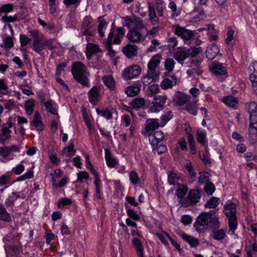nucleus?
Instances as JSON below:
<instances>
[{
  "label": "nucleus",
  "instance_id": "a19ab883",
  "mask_svg": "<svg viewBox=\"0 0 257 257\" xmlns=\"http://www.w3.org/2000/svg\"><path fill=\"white\" fill-rule=\"evenodd\" d=\"M35 105L34 100L33 99H30L25 102V107L26 113L28 115H31L34 109Z\"/></svg>",
  "mask_w": 257,
  "mask_h": 257
},
{
  "label": "nucleus",
  "instance_id": "69168bd1",
  "mask_svg": "<svg viewBox=\"0 0 257 257\" xmlns=\"http://www.w3.org/2000/svg\"><path fill=\"white\" fill-rule=\"evenodd\" d=\"M202 73L201 70H199L198 68H193L188 69L187 71V73L189 76H194L195 74L199 75Z\"/></svg>",
  "mask_w": 257,
  "mask_h": 257
},
{
  "label": "nucleus",
  "instance_id": "f704fd0d",
  "mask_svg": "<svg viewBox=\"0 0 257 257\" xmlns=\"http://www.w3.org/2000/svg\"><path fill=\"white\" fill-rule=\"evenodd\" d=\"M222 101L226 105L230 107H234L238 103L237 99L230 95L224 97Z\"/></svg>",
  "mask_w": 257,
  "mask_h": 257
},
{
  "label": "nucleus",
  "instance_id": "58836bf2",
  "mask_svg": "<svg viewBox=\"0 0 257 257\" xmlns=\"http://www.w3.org/2000/svg\"><path fill=\"white\" fill-rule=\"evenodd\" d=\"M174 65L175 62L172 58H169L165 60L164 62V66L165 69L167 70L168 72H172L174 69Z\"/></svg>",
  "mask_w": 257,
  "mask_h": 257
},
{
  "label": "nucleus",
  "instance_id": "f03ea898",
  "mask_svg": "<svg viewBox=\"0 0 257 257\" xmlns=\"http://www.w3.org/2000/svg\"><path fill=\"white\" fill-rule=\"evenodd\" d=\"M194 226L198 231L208 227L216 229L219 227V222L216 216H213L210 212H204L198 216Z\"/></svg>",
  "mask_w": 257,
  "mask_h": 257
},
{
  "label": "nucleus",
  "instance_id": "72a5a7b5",
  "mask_svg": "<svg viewBox=\"0 0 257 257\" xmlns=\"http://www.w3.org/2000/svg\"><path fill=\"white\" fill-rule=\"evenodd\" d=\"M132 242L137 252V255H138L144 254V247L140 239L138 238H134L132 240Z\"/></svg>",
  "mask_w": 257,
  "mask_h": 257
},
{
  "label": "nucleus",
  "instance_id": "ddd939ff",
  "mask_svg": "<svg viewBox=\"0 0 257 257\" xmlns=\"http://www.w3.org/2000/svg\"><path fill=\"white\" fill-rule=\"evenodd\" d=\"M190 98V95H186L183 92L178 91L175 94L173 100L177 105L181 106L189 101Z\"/></svg>",
  "mask_w": 257,
  "mask_h": 257
},
{
  "label": "nucleus",
  "instance_id": "412c9836",
  "mask_svg": "<svg viewBox=\"0 0 257 257\" xmlns=\"http://www.w3.org/2000/svg\"><path fill=\"white\" fill-rule=\"evenodd\" d=\"M114 36V31L111 30L108 35L107 40L105 42V45L107 49L109 55L110 57H114L115 55V52L112 50L111 45L113 43L112 42V39Z\"/></svg>",
  "mask_w": 257,
  "mask_h": 257
},
{
  "label": "nucleus",
  "instance_id": "680f3d73",
  "mask_svg": "<svg viewBox=\"0 0 257 257\" xmlns=\"http://www.w3.org/2000/svg\"><path fill=\"white\" fill-rule=\"evenodd\" d=\"M71 203L72 201L70 199L64 198L58 202L57 206L59 208H62L64 206L70 204Z\"/></svg>",
  "mask_w": 257,
  "mask_h": 257
},
{
  "label": "nucleus",
  "instance_id": "f8f14e48",
  "mask_svg": "<svg viewBox=\"0 0 257 257\" xmlns=\"http://www.w3.org/2000/svg\"><path fill=\"white\" fill-rule=\"evenodd\" d=\"M209 69L216 76L224 75L227 74V70L222 64L212 62L209 66Z\"/></svg>",
  "mask_w": 257,
  "mask_h": 257
},
{
  "label": "nucleus",
  "instance_id": "39448f33",
  "mask_svg": "<svg viewBox=\"0 0 257 257\" xmlns=\"http://www.w3.org/2000/svg\"><path fill=\"white\" fill-rule=\"evenodd\" d=\"M201 196V192L197 189H191L185 199L182 200V206L187 207L195 205L198 203Z\"/></svg>",
  "mask_w": 257,
  "mask_h": 257
},
{
  "label": "nucleus",
  "instance_id": "2f4dec72",
  "mask_svg": "<svg viewBox=\"0 0 257 257\" xmlns=\"http://www.w3.org/2000/svg\"><path fill=\"white\" fill-rule=\"evenodd\" d=\"M102 80L105 85L111 90H113L114 89L115 82L112 76H104L102 77Z\"/></svg>",
  "mask_w": 257,
  "mask_h": 257
},
{
  "label": "nucleus",
  "instance_id": "de8ad7c7",
  "mask_svg": "<svg viewBox=\"0 0 257 257\" xmlns=\"http://www.w3.org/2000/svg\"><path fill=\"white\" fill-rule=\"evenodd\" d=\"M213 237L215 240L222 239L225 236V232L222 229L213 231Z\"/></svg>",
  "mask_w": 257,
  "mask_h": 257
},
{
  "label": "nucleus",
  "instance_id": "7c9ffc66",
  "mask_svg": "<svg viewBox=\"0 0 257 257\" xmlns=\"http://www.w3.org/2000/svg\"><path fill=\"white\" fill-rule=\"evenodd\" d=\"M0 220L10 222L12 221L10 214L7 212L3 205H0Z\"/></svg>",
  "mask_w": 257,
  "mask_h": 257
},
{
  "label": "nucleus",
  "instance_id": "13d9d810",
  "mask_svg": "<svg viewBox=\"0 0 257 257\" xmlns=\"http://www.w3.org/2000/svg\"><path fill=\"white\" fill-rule=\"evenodd\" d=\"M20 40L21 46L22 47H24L26 46L31 41V39L30 38H28L26 35L23 34H21L20 35Z\"/></svg>",
  "mask_w": 257,
  "mask_h": 257
},
{
  "label": "nucleus",
  "instance_id": "8fccbe9b",
  "mask_svg": "<svg viewBox=\"0 0 257 257\" xmlns=\"http://www.w3.org/2000/svg\"><path fill=\"white\" fill-rule=\"evenodd\" d=\"M102 19V17H99L98 18V21H99V24L98 25V32L101 37H103L104 36V32L102 31V29L104 26L106 25V22L104 20H101Z\"/></svg>",
  "mask_w": 257,
  "mask_h": 257
},
{
  "label": "nucleus",
  "instance_id": "49530a36",
  "mask_svg": "<svg viewBox=\"0 0 257 257\" xmlns=\"http://www.w3.org/2000/svg\"><path fill=\"white\" fill-rule=\"evenodd\" d=\"M215 186L214 184L209 182L205 184V187L204 188V191L208 195H211L215 191Z\"/></svg>",
  "mask_w": 257,
  "mask_h": 257
},
{
  "label": "nucleus",
  "instance_id": "cd10ccee",
  "mask_svg": "<svg viewBox=\"0 0 257 257\" xmlns=\"http://www.w3.org/2000/svg\"><path fill=\"white\" fill-rule=\"evenodd\" d=\"M248 140L251 145L257 142V127L250 126L248 128Z\"/></svg>",
  "mask_w": 257,
  "mask_h": 257
},
{
  "label": "nucleus",
  "instance_id": "dca6fc26",
  "mask_svg": "<svg viewBox=\"0 0 257 257\" xmlns=\"http://www.w3.org/2000/svg\"><path fill=\"white\" fill-rule=\"evenodd\" d=\"M236 205L231 201H228L224 205V213L227 217L236 216Z\"/></svg>",
  "mask_w": 257,
  "mask_h": 257
},
{
  "label": "nucleus",
  "instance_id": "e433bc0d",
  "mask_svg": "<svg viewBox=\"0 0 257 257\" xmlns=\"http://www.w3.org/2000/svg\"><path fill=\"white\" fill-rule=\"evenodd\" d=\"M22 18L20 17L19 14H15L14 16H8L5 15L2 17L3 21L5 23H12L16 21H19Z\"/></svg>",
  "mask_w": 257,
  "mask_h": 257
},
{
  "label": "nucleus",
  "instance_id": "c9c22d12",
  "mask_svg": "<svg viewBox=\"0 0 257 257\" xmlns=\"http://www.w3.org/2000/svg\"><path fill=\"white\" fill-rule=\"evenodd\" d=\"M86 50L89 51L92 54H97L102 52L101 49L97 44L88 43L86 45Z\"/></svg>",
  "mask_w": 257,
  "mask_h": 257
},
{
  "label": "nucleus",
  "instance_id": "a18cd8bd",
  "mask_svg": "<svg viewBox=\"0 0 257 257\" xmlns=\"http://www.w3.org/2000/svg\"><path fill=\"white\" fill-rule=\"evenodd\" d=\"M228 218V225L230 230L234 232L237 226L236 216L230 217Z\"/></svg>",
  "mask_w": 257,
  "mask_h": 257
},
{
  "label": "nucleus",
  "instance_id": "20e7f679",
  "mask_svg": "<svg viewBox=\"0 0 257 257\" xmlns=\"http://www.w3.org/2000/svg\"><path fill=\"white\" fill-rule=\"evenodd\" d=\"M200 47H191L189 49L183 48L180 51L174 53L173 58L181 65L184 63V61L189 57H195L201 51Z\"/></svg>",
  "mask_w": 257,
  "mask_h": 257
},
{
  "label": "nucleus",
  "instance_id": "864d4df0",
  "mask_svg": "<svg viewBox=\"0 0 257 257\" xmlns=\"http://www.w3.org/2000/svg\"><path fill=\"white\" fill-rule=\"evenodd\" d=\"M185 169L188 171L189 175L191 178L196 176V173L194 172L193 166L190 161H188L185 164Z\"/></svg>",
  "mask_w": 257,
  "mask_h": 257
},
{
  "label": "nucleus",
  "instance_id": "423d86ee",
  "mask_svg": "<svg viewBox=\"0 0 257 257\" xmlns=\"http://www.w3.org/2000/svg\"><path fill=\"white\" fill-rule=\"evenodd\" d=\"M153 99L150 111L152 112H158L163 109L167 97L165 95H157L154 96Z\"/></svg>",
  "mask_w": 257,
  "mask_h": 257
},
{
  "label": "nucleus",
  "instance_id": "473e14b6",
  "mask_svg": "<svg viewBox=\"0 0 257 257\" xmlns=\"http://www.w3.org/2000/svg\"><path fill=\"white\" fill-rule=\"evenodd\" d=\"M117 34L112 39V42L113 44H119L121 42V39L124 36L125 32L124 29L122 27L118 28L116 30Z\"/></svg>",
  "mask_w": 257,
  "mask_h": 257
},
{
  "label": "nucleus",
  "instance_id": "aec40b11",
  "mask_svg": "<svg viewBox=\"0 0 257 257\" xmlns=\"http://www.w3.org/2000/svg\"><path fill=\"white\" fill-rule=\"evenodd\" d=\"M161 127V121L158 119H149L146 121L145 129L147 132L154 131Z\"/></svg>",
  "mask_w": 257,
  "mask_h": 257
},
{
  "label": "nucleus",
  "instance_id": "338daca9",
  "mask_svg": "<svg viewBox=\"0 0 257 257\" xmlns=\"http://www.w3.org/2000/svg\"><path fill=\"white\" fill-rule=\"evenodd\" d=\"M127 215L133 219L135 220H138L140 219V216L135 211L134 209H128L127 210Z\"/></svg>",
  "mask_w": 257,
  "mask_h": 257
},
{
  "label": "nucleus",
  "instance_id": "09e8293b",
  "mask_svg": "<svg viewBox=\"0 0 257 257\" xmlns=\"http://www.w3.org/2000/svg\"><path fill=\"white\" fill-rule=\"evenodd\" d=\"M96 111L98 114L101 115L107 119H109L112 117V113L110 110L108 109H104L101 110L98 108H97Z\"/></svg>",
  "mask_w": 257,
  "mask_h": 257
},
{
  "label": "nucleus",
  "instance_id": "9d476101",
  "mask_svg": "<svg viewBox=\"0 0 257 257\" xmlns=\"http://www.w3.org/2000/svg\"><path fill=\"white\" fill-rule=\"evenodd\" d=\"M175 34L180 37L184 40H189L194 36V32L192 31L186 29L179 26H177L174 32Z\"/></svg>",
  "mask_w": 257,
  "mask_h": 257
},
{
  "label": "nucleus",
  "instance_id": "bb28decb",
  "mask_svg": "<svg viewBox=\"0 0 257 257\" xmlns=\"http://www.w3.org/2000/svg\"><path fill=\"white\" fill-rule=\"evenodd\" d=\"M172 80L169 78H165L161 82L160 86L163 89H167L171 88L174 85L177 83V78L175 76H172Z\"/></svg>",
  "mask_w": 257,
  "mask_h": 257
},
{
  "label": "nucleus",
  "instance_id": "f257e3e1",
  "mask_svg": "<svg viewBox=\"0 0 257 257\" xmlns=\"http://www.w3.org/2000/svg\"><path fill=\"white\" fill-rule=\"evenodd\" d=\"M123 25L129 29L126 35L128 40L132 43H140L145 41L146 35H144L143 30L145 29L143 21L139 17L133 15L122 17Z\"/></svg>",
  "mask_w": 257,
  "mask_h": 257
},
{
  "label": "nucleus",
  "instance_id": "f3484780",
  "mask_svg": "<svg viewBox=\"0 0 257 257\" xmlns=\"http://www.w3.org/2000/svg\"><path fill=\"white\" fill-rule=\"evenodd\" d=\"M138 47L136 45L128 44L122 49V52L128 58H131L137 55Z\"/></svg>",
  "mask_w": 257,
  "mask_h": 257
},
{
  "label": "nucleus",
  "instance_id": "c756f323",
  "mask_svg": "<svg viewBox=\"0 0 257 257\" xmlns=\"http://www.w3.org/2000/svg\"><path fill=\"white\" fill-rule=\"evenodd\" d=\"M181 236L185 241L188 242L191 247H195L199 243L198 239L185 233H182Z\"/></svg>",
  "mask_w": 257,
  "mask_h": 257
},
{
  "label": "nucleus",
  "instance_id": "bf43d9fd",
  "mask_svg": "<svg viewBox=\"0 0 257 257\" xmlns=\"http://www.w3.org/2000/svg\"><path fill=\"white\" fill-rule=\"evenodd\" d=\"M130 179L133 184H136L138 183L139 179L137 173L134 171H132L130 173Z\"/></svg>",
  "mask_w": 257,
  "mask_h": 257
},
{
  "label": "nucleus",
  "instance_id": "4d7b16f0",
  "mask_svg": "<svg viewBox=\"0 0 257 257\" xmlns=\"http://www.w3.org/2000/svg\"><path fill=\"white\" fill-rule=\"evenodd\" d=\"M34 172L32 170H29L24 175L20 176L17 178V181H21L27 179L31 178L33 177Z\"/></svg>",
  "mask_w": 257,
  "mask_h": 257
},
{
  "label": "nucleus",
  "instance_id": "5fc2aeb1",
  "mask_svg": "<svg viewBox=\"0 0 257 257\" xmlns=\"http://www.w3.org/2000/svg\"><path fill=\"white\" fill-rule=\"evenodd\" d=\"M188 142L189 145V147L192 153L193 154H195L196 153V150L195 146V142L194 140V138L192 135H189V137L188 138Z\"/></svg>",
  "mask_w": 257,
  "mask_h": 257
},
{
  "label": "nucleus",
  "instance_id": "603ef678",
  "mask_svg": "<svg viewBox=\"0 0 257 257\" xmlns=\"http://www.w3.org/2000/svg\"><path fill=\"white\" fill-rule=\"evenodd\" d=\"M11 154L9 147L7 146L0 147V156L4 158H7Z\"/></svg>",
  "mask_w": 257,
  "mask_h": 257
},
{
  "label": "nucleus",
  "instance_id": "774afa93",
  "mask_svg": "<svg viewBox=\"0 0 257 257\" xmlns=\"http://www.w3.org/2000/svg\"><path fill=\"white\" fill-rule=\"evenodd\" d=\"M249 69L250 71L252 73L250 76L257 75V62L252 63L249 66Z\"/></svg>",
  "mask_w": 257,
  "mask_h": 257
},
{
  "label": "nucleus",
  "instance_id": "9b49d317",
  "mask_svg": "<svg viewBox=\"0 0 257 257\" xmlns=\"http://www.w3.org/2000/svg\"><path fill=\"white\" fill-rule=\"evenodd\" d=\"M93 23V20L91 16H87L84 18L81 26V34L82 35H87L91 36L92 33L89 31Z\"/></svg>",
  "mask_w": 257,
  "mask_h": 257
},
{
  "label": "nucleus",
  "instance_id": "5701e85b",
  "mask_svg": "<svg viewBox=\"0 0 257 257\" xmlns=\"http://www.w3.org/2000/svg\"><path fill=\"white\" fill-rule=\"evenodd\" d=\"M219 53V49L216 45L213 44L207 48L206 55L208 59L212 60Z\"/></svg>",
  "mask_w": 257,
  "mask_h": 257
},
{
  "label": "nucleus",
  "instance_id": "2eb2a0df",
  "mask_svg": "<svg viewBox=\"0 0 257 257\" xmlns=\"http://www.w3.org/2000/svg\"><path fill=\"white\" fill-rule=\"evenodd\" d=\"M12 131L6 127V124H3L2 126L0 133V142L3 145H5L6 142L11 138Z\"/></svg>",
  "mask_w": 257,
  "mask_h": 257
},
{
  "label": "nucleus",
  "instance_id": "6e6552de",
  "mask_svg": "<svg viewBox=\"0 0 257 257\" xmlns=\"http://www.w3.org/2000/svg\"><path fill=\"white\" fill-rule=\"evenodd\" d=\"M100 86H94L88 92V96L89 102L96 105L100 98Z\"/></svg>",
  "mask_w": 257,
  "mask_h": 257
},
{
  "label": "nucleus",
  "instance_id": "393cba45",
  "mask_svg": "<svg viewBox=\"0 0 257 257\" xmlns=\"http://www.w3.org/2000/svg\"><path fill=\"white\" fill-rule=\"evenodd\" d=\"M105 158L107 166L109 167H114L118 162L112 156L110 151L108 149H105Z\"/></svg>",
  "mask_w": 257,
  "mask_h": 257
},
{
  "label": "nucleus",
  "instance_id": "c03bdc74",
  "mask_svg": "<svg viewBox=\"0 0 257 257\" xmlns=\"http://www.w3.org/2000/svg\"><path fill=\"white\" fill-rule=\"evenodd\" d=\"M210 175L207 172L200 173L198 182L200 184H206L209 182Z\"/></svg>",
  "mask_w": 257,
  "mask_h": 257
},
{
  "label": "nucleus",
  "instance_id": "3c124183",
  "mask_svg": "<svg viewBox=\"0 0 257 257\" xmlns=\"http://www.w3.org/2000/svg\"><path fill=\"white\" fill-rule=\"evenodd\" d=\"M234 30L231 27H228L227 29V32L226 34L227 37L225 39V42L226 43L229 44L231 42V41L234 39Z\"/></svg>",
  "mask_w": 257,
  "mask_h": 257
},
{
  "label": "nucleus",
  "instance_id": "a211bd4d",
  "mask_svg": "<svg viewBox=\"0 0 257 257\" xmlns=\"http://www.w3.org/2000/svg\"><path fill=\"white\" fill-rule=\"evenodd\" d=\"M164 138V135L161 131H156L150 137L149 141L152 146L155 147Z\"/></svg>",
  "mask_w": 257,
  "mask_h": 257
},
{
  "label": "nucleus",
  "instance_id": "4be33fe9",
  "mask_svg": "<svg viewBox=\"0 0 257 257\" xmlns=\"http://www.w3.org/2000/svg\"><path fill=\"white\" fill-rule=\"evenodd\" d=\"M161 58L162 56L160 54L152 57L148 64V69L156 70L160 65Z\"/></svg>",
  "mask_w": 257,
  "mask_h": 257
},
{
  "label": "nucleus",
  "instance_id": "4468645a",
  "mask_svg": "<svg viewBox=\"0 0 257 257\" xmlns=\"http://www.w3.org/2000/svg\"><path fill=\"white\" fill-rule=\"evenodd\" d=\"M178 188L176 190L175 194L179 199V202L182 205V200L185 199V196L188 191L189 188L187 185L178 184Z\"/></svg>",
  "mask_w": 257,
  "mask_h": 257
},
{
  "label": "nucleus",
  "instance_id": "a878e982",
  "mask_svg": "<svg viewBox=\"0 0 257 257\" xmlns=\"http://www.w3.org/2000/svg\"><path fill=\"white\" fill-rule=\"evenodd\" d=\"M141 87V86L138 84H133L127 87L125 89V92L128 96H134L140 92Z\"/></svg>",
  "mask_w": 257,
  "mask_h": 257
},
{
  "label": "nucleus",
  "instance_id": "1a4fd4ad",
  "mask_svg": "<svg viewBox=\"0 0 257 257\" xmlns=\"http://www.w3.org/2000/svg\"><path fill=\"white\" fill-rule=\"evenodd\" d=\"M248 112L249 114V125L257 127V104L254 102L248 105Z\"/></svg>",
  "mask_w": 257,
  "mask_h": 257
},
{
  "label": "nucleus",
  "instance_id": "6ab92c4d",
  "mask_svg": "<svg viewBox=\"0 0 257 257\" xmlns=\"http://www.w3.org/2000/svg\"><path fill=\"white\" fill-rule=\"evenodd\" d=\"M31 125L34 126L38 131L43 130L44 126L41 120L40 114L38 112H35V116L32 121L30 122Z\"/></svg>",
  "mask_w": 257,
  "mask_h": 257
},
{
  "label": "nucleus",
  "instance_id": "b1692460",
  "mask_svg": "<svg viewBox=\"0 0 257 257\" xmlns=\"http://www.w3.org/2000/svg\"><path fill=\"white\" fill-rule=\"evenodd\" d=\"M45 39L43 38L41 39L33 41L32 48L38 54H41L42 51L45 48Z\"/></svg>",
  "mask_w": 257,
  "mask_h": 257
},
{
  "label": "nucleus",
  "instance_id": "7ed1b4c3",
  "mask_svg": "<svg viewBox=\"0 0 257 257\" xmlns=\"http://www.w3.org/2000/svg\"><path fill=\"white\" fill-rule=\"evenodd\" d=\"M71 72L76 81L85 86L89 87L88 77L90 73L84 64L81 62L73 63Z\"/></svg>",
  "mask_w": 257,
  "mask_h": 257
},
{
  "label": "nucleus",
  "instance_id": "e2e57ef3",
  "mask_svg": "<svg viewBox=\"0 0 257 257\" xmlns=\"http://www.w3.org/2000/svg\"><path fill=\"white\" fill-rule=\"evenodd\" d=\"M45 106L46 108V109L48 111L53 114H57V110L54 108L51 102L49 101H48L45 103Z\"/></svg>",
  "mask_w": 257,
  "mask_h": 257
},
{
  "label": "nucleus",
  "instance_id": "0e129e2a",
  "mask_svg": "<svg viewBox=\"0 0 257 257\" xmlns=\"http://www.w3.org/2000/svg\"><path fill=\"white\" fill-rule=\"evenodd\" d=\"M153 147V151L154 152V153H155L156 151H157L158 154H163L165 153L167 150V147L164 145L161 144L158 147Z\"/></svg>",
  "mask_w": 257,
  "mask_h": 257
},
{
  "label": "nucleus",
  "instance_id": "79ce46f5",
  "mask_svg": "<svg viewBox=\"0 0 257 257\" xmlns=\"http://www.w3.org/2000/svg\"><path fill=\"white\" fill-rule=\"evenodd\" d=\"M145 102L143 98H136L132 101L131 104L134 108H140L144 106Z\"/></svg>",
  "mask_w": 257,
  "mask_h": 257
},
{
  "label": "nucleus",
  "instance_id": "ea45409f",
  "mask_svg": "<svg viewBox=\"0 0 257 257\" xmlns=\"http://www.w3.org/2000/svg\"><path fill=\"white\" fill-rule=\"evenodd\" d=\"M219 201V198L212 197L207 201L205 206L209 208H215L218 205Z\"/></svg>",
  "mask_w": 257,
  "mask_h": 257
},
{
  "label": "nucleus",
  "instance_id": "4c0bfd02",
  "mask_svg": "<svg viewBox=\"0 0 257 257\" xmlns=\"http://www.w3.org/2000/svg\"><path fill=\"white\" fill-rule=\"evenodd\" d=\"M173 114L171 111H167L161 117V127H163L172 117Z\"/></svg>",
  "mask_w": 257,
  "mask_h": 257
},
{
  "label": "nucleus",
  "instance_id": "c85d7f7f",
  "mask_svg": "<svg viewBox=\"0 0 257 257\" xmlns=\"http://www.w3.org/2000/svg\"><path fill=\"white\" fill-rule=\"evenodd\" d=\"M181 180V178L176 173L170 172L168 175V182L170 185H178L179 181Z\"/></svg>",
  "mask_w": 257,
  "mask_h": 257
},
{
  "label": "nucleus",
  "instance_id": "0eeeda50",
  "mask_svg": "<svg viewBox=\"0 0 257 257\" xmlns=\"http://www.w3.org/2000/svg\"><path fill=\"white\" fill-rule=\"evenodd\" d=\"M141 72V67L137 65L126 68L123 72L122 77L125 80H130L139 76Z\"/></svg>",
  "mask_w": 257,
  "mask_h": 257
},
{
  "label": "nucleus",
  "instance_id": "37998d69",
  "mask_svg": "<svg viewBox=\"0 0 257 257\" xmlns=\"http://www.w3.org/2000/svg\"><path fill=\"white\" fill-rule=\"evenodd\" d=\"M197 109L198 107L196 103H190L187 104L185 106V109L194 115L197 114Z\"/></svg>",
  "mask_w": 257,
  "mask_h": 257
},
{
  "label": "nucleus",
  "instance_id": "052dcab7",
  "mask_svg": "<svg viewBox=\"0 0 257 257\" xmlns=\"http://www.w3.org/2000/svg\"><path fill=\"white\" fill-rule=\"evenodd\" d=\"M5 47L7 48H11L14 46V42L12 37L7 36L4 40Z\"/></svg>",
  "mask_w": 257,
  "mask_h": 257
},
{
  "label": "nucleus",
  "instance_id": "6e6d98bb",
  "mask_svg": "<svg viewBox=\"0 0 257 257\" xmlns=\"http://www.w3.org/2000/svg\"><path fill=\"white\" fill-rule=\"evenodd\" d=\"M154 81H157L159 78V74L156 70L148 69L147 73Z\"/></svg>",
  "mask_w": 257,
  "mask_h": 257
}]
</instances>
